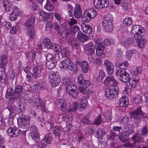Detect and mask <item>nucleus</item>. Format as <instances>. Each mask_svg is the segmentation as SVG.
<instances>
[{
	"mask_svg": "<svg viewBox=\"0 0 148 148\" xmlns=\"http://www.w3.org/2000/svg\"><path fill=\"white\" fill-rule=\"evenodd\" d=\"M96 47V55L97 56L102 58L104 57L105 54L103 50L105 48L102 44V40L101 39L97 38L95 42Z\"/></svg>",
	"mask_w": 148,
	"mask_h": 148,
	"instance_id": "nucleus-7",
	"label": "nucleus"
},
{
	"mask_svg": "<svg viewBox=\"0 0 148 148\" xmlns=\"http://www.w3.org/2000/svg\"><path fill=\"white\" fill-rule=\"evenodd\" d=\"M31 136L32 138L36 142H38L40 139L39 135L37 133V131H34V132L31 133Z\"/></svg>",
	"mask_w": 148,
	"mask_h": 148,
	"instance_id": "nucleus-45",
	"label": "nucleus"
},
{
	"mask_svg": "<svg viewBox=\"0 0 148 148\" xmlns=\"http://www.w3.org/2000/svg\"><path fill=\"white\" fill-rule=\"evenodd\" d=\"M23 90V88L21 86L18 85L16 86L14 91V97L17 98V99L19 96L20 94Z\"/></svg>",
	"mask_w": 148,
	"mask_h": 148,
	"instance_id": "nucleus-31",
	"label": "nucleus"
},
{
	"mask_svg": "<svg viewBox=\"0 0 148 148\" xmlns=\"http://www.w3.org/2000/svg\"><path fill=\"white\" fill-rule=\"evenodd\" d=\"M49 82L53 87L58 86L60 82V76L56 71H51L49 74Z\"/></svg>",
	"mask_w": 148,
	"mask_h": 148,
	"instance_id": "nucleus-2",
	"label": "nucleus"
},
{
	"mask_svg": "<svg viewBox=\"0 0 148 148\" xmlns=\"http://www.w3.org/2000/svg\"><path fill=\"white\" fill-rule=\"evenodd\" d=\"M118 87H112L110 88H106L104 91L105 96L110 100H112L117 97L118 94Z\"/></svg>",
	"mask_w": 148,
	"mask_h": 148,
	"instance_id": "nucleus-6",
	"label": "nucleus"
},
{
	"mask_svg": "<svg viewBox=\"0 0 148 148\" xmlns=\"http://www.w3.org/2000/svg\"><path fill=\"white\" fill-rule=\"evenodd\" d=\"M96 47L93 43H89L84 46V51L88 54H92L95 53Z\"/></svg>",
	"mask_w": 148,
	"mask_h": 148,
	"instance_id": "nucleus-12",
	"label": "nucleus"
},
{
	"mask_svg": "<svg viewBox=\"0 0 148 148\" xmlns=\"http://www.w3.org/2000/svg\"><path fill=\"white\" fill-rule=\"evenodd\" d=\"M66 92L67 94L75 98L77 97L78 92L74 85L70 84L66 87Z\"/></svg>",
	"mask_w": 148,
	"mask_h": 148,
	"instance_id": "nucleus-10",
	"label": "nucleus"
},
{
	"mask_svg": "<svg viewBox=\"0 0 148 148\" xmlns=\"http://www.w3.org/2000/svg\"><path fill=\"white\" fill-rule=\"evenodd\" d=\"M86 10L91 18H94L97 15V11L93 8H89L87 9Z\"/></svg>",
	"mask_w": 148,
	"mask_h": 148,
	"instance_id": "nucleus-34",
	"label": "nucleus"
},
{
	"mask_svg": "<svg viewBox=\"0 0 148 148\" xmlns=\"http://www.w3.org/2000/svg\"><path fill=\"white\" fill-rule=\"evenodd\" d=\"M142 71V68L140 67H137L135 70L131 71V73L134 76L138 75L140 74Z\"/></svg>",
	"mask_w": 148,
	"mask_h": 148,
	"instance_id": "nucleus-48",
	"label": "nucleus"
},
{
	"mask_svg": "<svg viewBox=\"0 0 148 148\" xmlns=\"http://www.w3.org/2000/svg\"><path fill=\"white\" fill-rule=\"evenodd\" d=\"M21 11L17 7L15 6L12 9V11L10 14L9 18L10 20L14 21L16 20L18 16L20 15Z\"/></svg>",
	"mask_w": 148,
	"mask_h": 148,
	"instance_id": "nucleus-13",
	"label": "nucleus"
},
{
	"mask_svg": "<svg viewBox=\"0 0 148 148\" xmlns=\"http://www.w3.org/2000/svg\"><path fill=\"white\" fill-rule=\"evenodd\" d=\"M105 76V75L103 71L100 70L99 71V75L96 77V79L97 81L101 82Z\"/></svg>",
	"mask_w": 148,
	"mask_h": 148,
	"instance_id": "nucleus-50",
	"label": "nucleus"
},
{
	"mask_svg": "<svg viewBox=\"0 0 148 148\" xmlns=\"http://www.w3.org/2000/svg\"><path fill=\"white\" fill-rule=\"evenodd\" d=\"M35 20V17L33 16L28 18L25 23V27L28 29H32L34 26Z\"/></svg>",
	"mask_w": 148,
	"mask_h": 148,
	"instance_id": "nucleus-21",
	"label": "nucleus"
},
{
	"mask_svg": "<svg viewBox=\"0 0 148 148\" xmlns=\"http://www.w3.org/2000/svg\"><path fill=\"white\" fill-rule=\"evenodd\" d=\"M14 92L13 88L12 87H9L7 90L6 97L7 98L12 100H14L17 99V98H14Z\"/></svg>",
	"mask_w": 148,
	"mask_h": 148,
	"instance_id": "nucleus-28",
	"label": "nucleus"
},
{
	"mask_svg": "<svg viewBox=\"0 0 148 148\" xmlns=\"http://www.w3.org/2000/svg\"><path fill=\"white\" fill-rule=\"evenodd\" d=\"M113 17L109 14L105 16L102 22V25L105 31L111 32L113 30Z\"/></svg>",
	"mask_w": 148,
	"mask_h": 148,
	"instance_id": "nucleus-4",
	"label": "nucleus"
},
{
	"mask_svg": "<svg viewBox=\"0 0 148 148\" xmlns=\"http://www.w3.org/2000/svg\"><path fill=\"white\" fill-rule=\"evenodd\" d=\"M123 23L125 26H129L132 24V20L130 17H127L123 20Z\"/></svg>",
	"mask_w": 148,
	"mask_h": 148,
	"instance_id": "nucleus-46",
	"label": "nucleus"
},
{
	"mask_svg": "<svg viewBox=\"0 0 148 148\" xmlns=\"http://www.w3.org/2000/svg\"><path fill=\"white\" fill-rule=\"evenodd\" d=\"M81 26L82 31L84 33L89 34L92 32V28L90 26L83 23L81 24Z\"/></svg>",
	"mask_w": 148,
	"mask_h": 148,
	"instance_id": "nucleus-22",
	"label": "nucleus"
},
{
	"mask_svg": "<svg viewBox=\"0 0 148 148\" xmlns=\"http://www.w3.org/2000/svg\"><path fill=\"white\" fill-rule=\"evenodd\" d=\"M91 19L86 10L82 15L81 19L83 22L88 23L90 20Z\"/></svg>",
	"mask_w": 148,
	"mask_h": 148,
	"instance_id": "nucleus-37",
	"label": "nucleus"
},
{
	"mask_svg": "<svg viewBox=\"0 0 148 148\" xmlns=\"http://www.w3.org/2000/svg\"><path fill=\"white\" fill-rule=\"evenodd\" d=\"M67 69L71 71H73L74 69L75 65L69 58L64 59Z\"/></svg>",
	"mask_w": 148,
	"mask_h": 148,
	"instance_id": "nucleus-33",
	"label": "nucleus"
},
{
	"mask_svg": "<svg viewBox=\"0 0 148 148\" xmlns=\"http://www.w3.org/2000/svg\"><path fill=\"white\" fill-rule=\"evenodd\" d=\"M53 27L57 31L58 34H60V28L58 23H53Z\"/></svg>",
	"mask_w": 148,
	"mask_h": 148,
	"instance_id": "nucleus-62",
	"label": "nucleus"
},
{
	"mask_svg": "<svg viewBox=\"0 0 148 148\" xmlns=\"http://www.w3.org/2000/svg\"><path fill=\"white\" fill-rule=\"evenodd\" d=\"M70 30L72 34H75L76 32L80 30V29L78 26L75 25L71 27L70 28Z\"/></svg>",
	"mask_w": 148,
	"mask_h": 148,
	"instance_id": "nucleus-55",
	"label": "nucleus"
},
{
	"mask_svg": "<svg viewBox=\"0 0 148 148\" xmlns=\"http://www.w3.org/2000/svg\"><path fill=\"white\" fill-rule=\"evenodd\" d=\"M111 115V113L110 112H105L103 114V116L106 118V119L105 120L106 121H110L111 120L112 118Z\"/></svg>",
	"mask_w": 148,
	"mask_h": 148,
	"instance_id": "nucleus-56",
	"label": "nucleus"
},
{
	"mask_svg": "<svg viewBox=\"0 0 148 148\" xmlns=\"http://www.w3.org/2000/svg\"><path fill=\"white\" fill-rule=\"evenodd\" d=\"M26 104L24 102H19L18 103V107L20 111L23 112L25 110V108L26 106Z\"/></svg>",
	"mask_w": 148,
	"mask_h": 148,
	"instance_id": "nucleus-61",
	"label": "nucleus"
},
{
	"mask_svg": "<svg viewBox=\"0 0 148 148\" xmlns=\"http://www.w3.org/2000/svg\"><path fill=\"white\" fill-rule=\"evenodd\" d=\"M1 24V27L5 30H8L11 27V23L9 22L3 21Z\"/></svg>",
	"mask_w": 148,
	"mask_h": 148,
	"instance_id": "nucleus-54",
	"label": "nucleus"
},
{
	"mask_svg": "<svg viewBox=\"0 0 148 148\" xmlns=\"http://www.w3.org/2000/svg\"><path fill=\"white\" fill-rule=\"evenodd\" d=\"M27 34L31 40L33 39L35 35V32L34 30H29L27 32Z\"/></svg>",
	"mask_w": 148,
	"mask_h": 148,
	"instance_id": "nucleus-59",
	"label": "nucleus"
},
{
	"mask_svg": "<svg viewBox=\"0 0 148 148\" xmlns=\"http://www.w3.org/2000/svg\"><path fill=\"white\" fill-rule=\"evenodd\" d=\"M139 77L138 75L133 76L132 78L130 79L129 81L130 86L133 88H134L137 84L139 80Z\"/></svg>",
	"mask_w": 148,
	"mask_h": 148,
	"instance_id": "nucleus-24",
	"label": "nucleus"
},
{
	"mask_svg": "<svg viewBox=\"0 0 148 148\" xmlns=\"http://www.w3.org/2000/svg\"><path fill=\"white\" fill-rule=\"evenodd\" d=\"M62 84L64 85H70L72 84V81L71 79L70 78H69L67 76H64L62 77Z\"/></svg>",
	"mask_w": 148,
	"mask_h": 148,
	"instance_id": "nucleus-44",
	"label": "nucleus"
},
{
	"mask_svg": "<svg viewBox=\"0 0 148 148\" xmlns=\"http://www.w3.org/2000/svg\"><path fill=\"white\" fill-rule=\"evenodd\" d=\"M132 125L131 124H129L125 126L123 131L124 135L126 137L128 136L132 133Z\"/></svg>",
	"mask_w": 148,
	"mask_h": 148,
	"instance_id": "nucleus-25",
	"label": "nucleus"
},
{
	"mask_svg": "<svg viewBox=\"0 0 148 148\" xmlns=\"http://www.w3.org/2000/svg\"><path fill=\"white\" fill-rule=\"evenodd\" d=\"M82 14V12L81 11L80 5L79 4H76L73 14L75 17L76 18H79L81 17Z\"/></svg>",
	"mask_w": 148,
	"mask_h": 148,
	"instance_id": "nucleus-23",
	"label": "nucleus"
},
{
	"mask_svg": "<svg viewBox=\"0 0 148 148\" xmlns=\"http://www.w3.org/2000/svg\"><path fill=\"white\" fill-rule=\"evenodd\" d=\"M7 108L10 112L8 120L11 123V126L7 131L8 135L12 137H17L19 136L21 131L14 125L13 120L17 112V107L12 105L8 106Z\"/></svg>",
	"mask_w": 148,
	"mask_h": 148,
	"instance_id": "nucleus-1",
	"label": "nucleus"
},
{
	"mask_svg": "<svg viewBox=\"0 0 148 148\" xmlns=\"http://www.w3.org/2000/svg\"><path fill=\"white\" fill-rule=\"evenodd\" d=\"M40 71L38 67L35 66L33 68L30 73L33 77L36 79L39 77V73Z\"/></svg>",
	"mask_w": 148,
	"mask_h": 148,
	"instance_id": "nucleus-32",
	"label": "nucleus"
},
{
	"mask_svg": "<svg viewBox=\"0 0 148 148\" xmlns=\"http://www.w3.org/2000/svg\"><path fill=\"white\" fill-rule=\"evenodd\" d=\"M53 133L56 136H59L61 133V129L59 126H56L53 128Z\"/></svg>",
	"mask_w": 148,
	"mask_h": 148,
	"instance_id": "nucleus-49",
	"label": "nucleus"
},
{
	"mask_svg": "<svg viewBox=\"0 0 148 148\" xmlns=\"http://www.w3.org/2000/svg\"><path fill=\"white\" fill-rule=\"evenodd\" d=\"M83 75H81L78 77L77 83L78 84L82 85L83 87L87 88L90 86V82L88 80L83 79Z\"/></svg>",
	"mask_w": 148,
	"mask_h": 148,
	"instance_id": "nucleus-19",
	"label": "nucleus"
},
{
	"mask_svg": "<svg viewBox=\"0 0 148 148\" xmlns=\"http://www.w3.org/2000/svg\"><path fill=\"white\" fill-rule=\"evenodd\" d=\"M45 8L48 11L52 10L54 8L53 6L49 1H47L45 6Z\"/></svg>",
	"mask_w": 148,
	"mask_h": 148,
	"instance_id": "nucleus-60",
	"label": "nucleus"
},
{
	"mask_svg": "<svg viewBox=\"0 0 148 148\" xmlns=\"http://www.w3.org/2000/svg\"><path fill=\"white\" fill-rule=\"evenodd\" d=\"M103 121L101 115H99L95 119L93 123L97 125L100 124Z\"/></svg>",
	"mask_w": 148,
	"mask_h": 148,
	"instance_id": "nucleus-52",
	"label": "nucleus"
},
{
	"mask_svg": "<svg viewBox=\"0 0 148 148\" xmlns=\"http://www.w3.org/2000/svg\"><path fill=\"white\" fill-rule=\"evenodd\" d=\"M61 28L64 29V30L60 32V34L61 37L63 39H67L70 36V33L69 30L66 27L65 24H63L61 25Z\"/></svg>",
	"mask_w": 148,
	"mask_h": 148,
	"instance_id": "nucleus-20",
	"label": "nucleus"
},
{
	"mask_svg": "<svg viewBox=\"0 0 148 148\" xmlns=\"http://www.w3.org/2000/svg\"><path fill=\"white\" fill-rule=\"evenodd\" d=\"M79 65L81 68L84 73L87 72L89 67L88 64L87 62L85 61L81 62L79 63Z\"/></svg>",
	"mask_w": 148,
	"mask_h": 148,
	"instance_id": "nucleus-29",
	"label": "nucleus"
},
{
	"mask_svg": "<svg viewBox=\"0 0 148 148\" xmlns=\"http://www.w3.org/2000/svg\"><path fill=\"white\" fill-rule=\"evenodd\" d=\"M42 101H41L39 97H36L34 99V105L37 108L39 107L41 104V102H42Z\"/></svg>",
	"mask_w": 148,
	"mask_h": 148,
	"instance_id": "nucleus-51",
	"label": "nucleus"
},
{
	"mask_svg": "<svg viewBox=\"0 0 148 148\" xmlns=\"http://www.w3.org/2000/svg\"><path fill=\"white\" fill-rule=\"evenodd\" d=\"M117 76H119L120 80L124 82L129 81L130 79V76L129 73L125 70L118 69L115 73Z\"/></svg>",
	"mask_w": 148,
	"mask_h": 148,
	"instance_id": "nucleus-9",
	"label": "nucleus"
},
{
	"mask_svg": "<svg viewBox=\"0 0 148 148\" xmlns=\"http://www.w3.org/2000/svg\"><path fill=\"white\" fill-rule=\"evenodd\" d=\"M56 106L62 112H65L68 108V105L66 101L63 99H60L56 102Z\"/></svg>",
	"mask_w": 148,
	"mask_h": 148,
	"instance_id": "nucleus-11",
	"label": "nucleus"
},
{
	"mask_svg": "<svg viewBox=\"0 0 148 148\" xmlns=\"http://www.w3.org/2000/svg\"><path fill=\"white\" fill-rule=\"evenodd\" d=\"M89 39V36L83 33L81 31H79L77 35L76 40L83 43L87 41Z\"/></svg>",
	"mask_w": 148,
	"mask_h": 148,
	"instance_id": "nucleus-17",
	"label": "nucleus"
},
{
	"mask_svg": "<svg viewBox=\"0 0 148 148\" xmlns=\"http://www.w3.org/2000/svg\"><path fill=\"white\" fill-rule=\"evenodd\" d=\"M52 49L55 50L57 52L58 55H59L60 53L62 50L61 46L57 44H55L53 45Z\"/></svg>",
	"mask_w": 148,
	"mask_h": 148,
	"instance_id": "nucleus-47",
	"label": "nucleus"
},
{
	"mask_svg": "<svg viewBox=\"0 0 148 148\" xmlns=\"http://www.w3.org/2000/svg\"><path fill=\"white\" fill-rule=\"evenodd\" d=\"M102 2H105L103 0H94V4L95 7L98 10H100L104 8L107 5V3L104 5L102 4Z\"/></svg>",
	"mask_w": 148,
	"mask_h": 148,
	"instance_id": "nucleus-26",
	"label": "nucleus"
},
{
	"mask_svg": "<svg viewBox=\"0 0 148 148\" xmlns=\"http://www.w3.org/2000/svg\"><path fill=\"white\" fill-rule=\"evenodd\" d=\"M77 103L76 102L74 103L69 106L68 111L69 112H75L77 109Z\"/></svg>",
	"mask_w": 148,
	"mask_h": 148,
	"instance_id": "nucleus-43",
	"label": "nucleus"
},
{
	"mask_svg": "<svg viewBox=\"0 0 148 148\" xmlns=\"http://www.w3.org/2000/svg\"><path fill=\"white\" fill-rule=\"evenodd\" d=\"M69 53L68 49L67 48H63L62 49L60 53L62 57H66L68 56Z\"/></svg>",
	"mask_w": 148,
	"mask_h": 148,
	"instance_id": "nucleus-58",
	"label": "nucleus"
},
{
	"mask_svg": "<svg viewBox=\"0 0 148 148\" xmlns=\"http://www.w3.org/2000/svg\"><path fill=\"white\" fill-rule=\"evenodd\" d=\"M122 54L121 50L119 49H117L116 51L115 56L116 60L119 61L120 60Z\"/></svg>",
	"mask_w": 148,
	"mask_h": 148,
	"instance_id": "nucleus-63",
	"label": "nucleus"
},
{
	"mask_svg": "<svg viewBox=\"0 0 148 148\" xmlns=\"http://www.w3.org/2000/svg\"><path fill=\"white\" fill-rule=\"evenodd\" d=\"M57 62L56 60H53L52 61L47 62L46 63L47 68L50 70L52 69L56 65Z\"/></svg>",
	"mask_w": 148,
	"mask_h": 148,
	"instance_id": "nucleus-38",
	"label": "nucleus"
},
{
	"mask_svg": "<svg viewBox=\"0 0 148 148\" xmlns=\"http://www.w3.org/2000/svg\"><path fill=\"white\" fill-rule=\"evenodd\" d=\"M145 31L143 27L138 25L133 26L132 29V32L134 34L135 36L138 38L144 37L146 34Z\"/></svg>",
	"mask_w": 148,
	"mask_h": 148,
	"instance_id": "nucleus-8",
	"label": "nucleus"
},
{
	"mask_svg": "<svg viewBox=\"0 0 148 148\" xmlns=\"http://www.w3.org/2000/svg\"><path fill=\"white\" fill-rule=\"evenodd\" d=\"M51 134H49L47 137H45L43 139V140H41L38 143L37 148H45L46 146V144L43 142L47 143L50 144L51 143L50 140Z\"/></svg>",
	"mask_w": 148,
	"mask_h": 148,
	"instance_id": "nucleus-16",
	"label": "nucleus"
},
{
	"mask_svg": "<svg viewBox=\"0 0 148 148\" xmlns=\"http://www.w3.org/2000/svg\"><path fill=\"white\" fill-rule=\"evenodd\" d=\"M131 139L133 141L134 143L136 144L141 140V138L139 134L136 133L131 137Z\"/></svg>",
	"mask_w": 148,
	"mask_h": 148,
	"instance_id": "nucleus-40",
	"label": "nucleus"
},
{
	"mask_svg": "<svg viewBox=\"0 0 148 148\" xmlns=\"http://www.w3.org/2000/svg\"><path fill=\"white\" fill-rule=\"evenodd\" d=\"M30 117L28 115H22L17 119L18 127L26 129L30 126Z\"/></svg>",
	"mask_w": 148,
	"mask_h": 148,
	"instance_id": "nucleus-3",
	"label": "nucleus"
},
{
	"mask_svg": "<svg viewBox=\"0 0 148 148\" xmlns=\"http://www.w3.org/2000/svg\"><path fill=\"white\" fill-rule=\"evenodd\" d=\"M105 134V132L104 130L99 128L96 130V137L98 138H100Z\"/></svg>",
	"mask_w": 148,
	"mask_h": 148,
	"instance_id": "nucleus-39",
	"label": "nucleus"
},
{
	"mask_svg": "<svg viewBox=\"0 0 148 148\" xmlns=\"http://www.w3.org/2000/svg\"><path fill=\"white\" fill-rule=\"evenodd\" d=\"M119 104L120 106L124 107L129 104L128 99L125 96H123L119 100Z\"/></svg>",
	"mask_w": 148,
	"mask_h": 148,
	"instance_id": "nucleus-30",
	"label": "nucleus"
},
{
	"mask_svg": "<svg viewBox=\"0 0 148 148\" xmlns=\"http://www.w3.org/2000/svg\"><path fill=\"white\" fill-rule=\"evenodd\" d=\"M144 114L142 112L141 107H137L136 109L130 113L131 118L133 119L136 123L140 122L141 119L143 118Z\"/></svg>",
	"mask_w": 148,
	"mask_h": 148,
	"instance_id": "nucleus-5",
	"label": "nucleus"
},
{
	"mask_svg": "<svg viewBox=\"0 0 148 148\" xmlns=\"http://www.w3.org/2000/svg\"><path fill=\"white\" fill-rule=\"evenodd\" d=\"M89 95H86V96H83L81 99V101L79 103L78 107V109L80 111H83L86 106L88 104V101L86 100L89 98Z\"/></svg>",
	"mask_w": 148,
	"mask_h": 148,
	"instance_id": "nucleus-18",
	"label": "nucleus"
},
{
	"mask_svg": "<svg viewBox=\"0 0 148 148\" xmlns=\"http://www.w3.org/2000/svg\"><path fill=\"white\" fill-rule=\"evenodd\" d=\"M104 64L108 74L112 75L114 72V65L108 59L105 60Z\"/></svg>",
	"mask_w": 148,
	"mask_h": 148,
	"instance_id": "nucleus-15",
	"label": "nucleus"
},
{
	"mask_svg": "<svg viewBox=\"0 0 148 148\" xmlns=\"http://www.w3.org/2000/svg\"><path fill=\"white\" fill-rule=\"evenodd\" d=\"M104 84L106 85H108L109 84H111L112 87H118V82L115 78L113 76H107L104 81Z\"/></svg>",
	"mask_w": 148,
	"mask_h": 148,
	"instance_id": "nucleus-14",
	"label": "nucleus"
},
{
	"mask_svg": "<svg viewBox=\"0 0 148 148\" xmlns=\"http://www.w3.org/2000/svg\"><path fill=\"white\" fill-rule=\"evenodd\" d=\"M3 6L5 10L8 12L10 11L12 8L11 3L9 1H6L4 2Z\"/></svg>",
	"mask_w": 148,
	"mask_h": 148,
	"instance_id": "nucleus-41",
	"label": "nucleus"
},
{
	"mask_svg": "<svg viewBox=\"0 0 148 148\" xmlns=\"http://www.w3.org/2000/svg\"><path fill=\"white\" fill-rule=\"evenodd\" d=\"M8 46L11 49H14L17 47V45L15 44L14 42L12 39H10V41L8 43Z\"/></svg>",
	"mask_w": 148,
	"mask_h": 148,
	"instance_id": "nucleus-57",
	"label": "nucleus"
},
{
	"mask_svg": "<svg viewBox=\"0 0 148 148\" xmlns=\"http://www.w3.org/2000/svg\"><path fill=\"white\" fill-rule=\"evenodd\" d=\"M8 61L7 56L5 55H3L0 57V67L1 68L5 67Z\"/></svg>",
	"mask_w": 148,
	"mask_h": 148,
	"instance_id": "nucleus-35",
	"label": "nucleus"
},
{
	"mask_svg": "<svg viewBox=\"0 0 148 148\" xmlns=\"http://www.w3.org/2000/svg\"><path fill=\"white\" fill-rule=\"evenodd\" d=\"M53 23L51 21L47 22L46 23L45 29L47 31H50L53 27Z\"/></svg>",
	"mask_w": 148,
	"mask_h": 148,
	"instance_id": "nucleus-53",
	"label": "nucleus"
},
{
	"mask_svg": "<svg viewBox=\"0 0 148 148\" xmlns=\"http://www.w3.org/2000/svg\"><path fill=\"white\" fill-rule=\"evenodd\" d=\"M59 66L60 69L62 70H67L68 69L64 60L60 61L59 64Z\"/></svg>",
	"mask_w": 148,
	"mask_h": 148,
	"instance_id": "nucleus-64",
	"label": "nucleus"
},
{
	"mask_svg": "<svg viewBox=\"0 0 148 148\" xmlns=\"http://www.w3.org/2000/svg\"><path fill=\"white\" fill-rule=\"evenodd\" d=\"M133 38H126L122 41V44L125 47H128L131 46L134 43Z\"/></svg>",
	"mask_w": 148,
	"mask_h": 148,
	"instance_id": "nucleus-27",
	"label": "nucleus"
},
{
	"mask_svg": "<svg viewBox=\"0 0 148 148\" xmlns=\"http://www.w3.org/2000/svg\"><path fill=\"white\" fill-rule=\"evenodd\" d=\"M136 42L138 47L140 48H142L145 46L146 40L144 38H141L140 37L137 39Z\"/></svg>",
	"mask_w": 148,
	"mask_h": 148,
	"instance_id": "nucleus-36",
	"label": "nucleus"
},
{
	"mask_svg": "<svg viewBox=\"0 0 148 148\" xmlns=\"http://www.w3.org/2000/svg\"><path fill=\"white\" fill-rule=\"evenodd\" d=\"M45 47L47 49H50L52 47V44L49 39L47 38H45L43 41Z\"/></svg>",
	"mask_w": 148,
	"mask_h": 148,
	"instance_id": "nucleus-42",
	"label": "nucleus"
}]
</instances>
